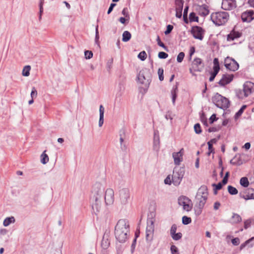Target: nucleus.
I'll return each mask as SVG.
<instances>
[{"instance_id": "f257e3e1", "label": "nucleus", "mask_w": 254, "mask_h": 254, "mask_svg": "<svg viewBox=\"0 0 254 254\" xmlns=\"http://www.w3.org/2000/svg\"><path fill=\"white\" fill-rule=\"evenodd\" d=\"M104 186L100 183H96L93 187L91 202L92 210L97 215L102 209V200L105 193Z\"/></svg>"}, {"instance_id": "f03ea898", "label": "nucleus", "mask_w": 254, "mask_h": 254, "mask_svg": "<svg viewBox=\"0 0 254 254\" xmlns=\"http://www.w3.org/2000/svg\"><path fill=\"white\" fill-rule=\"evenodd\" d=\"M129 233V225L126 219L119 220L115 228V236L120 243H124L128 239Z\"/></svg>"}, {"instance_id": "7ed1b4c3", "label": "nucleus", "mask_w": 254, "mask_h": 254, "mask_svg": "<svg viewBox=\"0 0 254 254\" xmlns=\"http://www.w3.org/2000/svg\"><path fill=\"white\" fill-rule=\"evenodd\" d=\"M229 18V14L225 11H220L212 13L211 14L212 21L217 26L225 24Z\"/></svg>"}, {"instance_id": "20e7f679", "label": "nucleus", "mask_w": 254, "mask_h": 254, "mask_svg": "<svg viewBox=\"0 0 254 254\" xmlns=\"http://www.w3.org/2000/svg\"><path fill=\"white\" fill-rule=\"evenodd\" d=\"M138 82L145 87H148L151 80V74L149 70L144 68L142 69L137 75Z\"/></svg>"}, {"instance_id": "39448f33", "label": "nucleus", "mask_w": 254, "mask_h": 254, "mask_svg": "<svg viewBox=\"0 0 254 254\" xmlns=\"http://www.w3.org/2000/svg\"><path fill=\"white\" fill-rule=\"evenodd\" d=\"M208 192L206 187L201 186L197 191L196 195V199L198 203V207L202 208L205 203L207 198Z\"/></svg>"}, {"instance_id": "423d86ee", "label": "nucleus", "mask_w": 254, "mask_h": 254, "mask_svg": "<svg viewBox=\"0 0 254 254\" xmlns=\"http://www.w3.org/2000/svg\"><path fill=\"white\" fill-rule=\"evenodd\" d=\"M212 101L217 107L221 109H227L229 106L228 99L218 93H216L213 96Z\"/></svg>"}, {"instance_id": "0eeeda50", "label": "nucleus", "mask_w": 254, "mask_h": 254, "mask_svg": "<svg viewBox=\"0 0 254 254\" xmlns=\"http://www.w3.org/2000/svg\"><path fill=\"white\" fill-rule=\"evenodd\" d=\"M185 174V169L183 167H176L173 170L172 183L175 186H178L181 183Z\"/></svg>"}, {"instance_id": "6e6552de", "label": "nucleus", "mask_w": 254, "mask_h": 254, "mask_svg": "<svg viewBox=\"0 0 254 254\" xmlns=\"http://www.w3.org/2000/svg\"><path fill=\"white\" fill-rule=\"evenodd\" d=\"M178 204L180 206H182L184 210L190 211L192 208V203L191 200L186 196H181L178 199Z\"/></svg>"}, {"instance_id": "1a4fd4ad", "label": "nucleus", "mask_w": 254, "mask_h": 254, "mask_svg": "<svg viewBox=\"0 0 254 254\" xmlns=\"http://www.w3.org/2000/svg\"><path fill=\"white\" fill-rule=\"evenodd\" d=\"M204 67L202 61L199 58H195L191 62V66L189 69L190 73L193 74V72H200Z\"/></svg>"}, {"instance_id": "9d476101", "label": "nucleus", "mask_w": 254, "mask_h": 254, "mask_svg": "<svg viewBox=\"0 0 254 254\" xmlns=\"http://www.w3.org/2000/svg\"><path fill=\"white\" fill-rule=\"evenodd\" d=\"M119 201L122 205H126L130 198L129 190L127 188L120 189L118 192Z\"/></svg>"}, {"instance_id": "9b49d317", "label": "nucleus", "mask_w": 254, "mask_h": 254, "mask_svg": "<svg viewBox=\"0 0 254 254\" xmlns=\"http://www.w3.org/2000/svg\"><path fill=\"white\" fill-rule=\"evenodd\" d=\"M224 65L227 69L235 71L238 69L239 65L233 59L227 57L224 60Z\"/></svg>"}, {"instance_id": "f8f14e48", "label": "nucleus", "mask_w": 254, "mask_h": 254, "mask_svg": "<svg viewBox=\"0 0 254 254\" xmlns=\"http://www.w3.org/2000/svg\"><path fill=\"white\" fill-rule=\"evenodd\" d=\"M154 231V221L152 219H148L147 222L146 229V240L147 241H151L153 239Z\"/></svg>"}, {"instance_id": "ddd939ff", "label": "nucleus", "mask_w": 254, "mask_h": 254, "mask_svg": "<svg viewBox=\"0 0 254 254\" xmlns=\"http://www.w3.org/2000/svg\"><path fill=\"white\" fill-rule=\"evenodd\" d=\"M105 203L106 206L112 205L114 202V191L113 189H107L104 193Z\"/></svg>"}, {"instance_id": "4468645a", "label": "nucleus", "mask_w": 254, "mask_h": 254, "mask_svg": "<svg viewBox=\"0 0 254 254\" xmlns=\"http://www.w3.org/2000/svg\"><path fill=\"white\" fill-rule=\"evenodd\" d=\"M237 6L235 0H222V8L226 10H230Z\"/></svg>"}, {"instance_id": "2eb2a0df", "label": "nucleus", "mask_w": 254, "mask_h": 254, "mask_svg": "<svg viewBox=\"0 0 254 254\" xmlns=\"http://www.w3.org/2000/svg\"><path fill=\"white\" fill-rule=\"evenodd\" d=\"M219 70L220 66L218 60L217 58H215L213 60V71L210 73L211 75L209 79V81L211 82L214 80Z\"/></svg>"}, {"instance_id": "dca6fc26", "label": "nucleus", "mask_w": 254, "mask_h": 254, "mask_svg": "<svg viewBox=\"0 0 254 254\" xmlns=\"http://www.w3.org/2000/svg\"><path fill=\"white\" fill-rule=\"evenodd\" d=\"M184 150L182 148L179 152H174L172 154V157L174 159V164L176 165H179L183 160V154Z\"/></svg>"}, {"instance_id": "f3484780", "label": "nucleus", "mask_w": 254, "mask_h": 254, "mask_svg": "<svg viewBox=\"0 0 254 254\" xmlns=\"http://www.w3.org/2000/svg\"><path fill=\"white\" fill-rule=\"evenodd\" d=\"M191 33L195 39L202 40L203 38V30L200 27H193L191 29Z\"/></svg>"}, {"instance_id": "a211bd4d", "label": "nucleus", "mask_w": 254, "mask_h": 254, "mask_svg": "<svg viewBox=\"0 0 254 254\" xmlns=\"http://www.w3.org/2000/svg\"><path fill=\"white\" fill-rule=\"evenodd\" d=\"M240 196L245 200L254 199V190L248 189L240 193Z\"/></svg>"}, {"instance_id": "6ab92c4d", "label": "nucleus", "mask_w": 254, "mask_h": 254, "mask_svg": "<svg viewBox=\"0 0 254 254\" xmlns=\"http://www.w3.org/2000/svg\"><path fill=\"white\" fill-rule=\"evenodd\" d=\"M243 92L245 97L250 95L254 92V83L248 81L244 84Z\"/></svg>"}, {"instance_id": "aec40b11", "label": "nucleus", "mask_w": 254, "mask_h": 254, "mask_svg": "<svg viewBox=\"0 0 254 254\" xmlns=\"http://www.w3.org/2000/svg\"><path fill=\"white\" fill-rule=\"evenodd\" d=\"M233 74H224L222 75L218 84L221 86H224L230 83L233 80Z\"/></svg>"}, {"instance_id": "412c9836", "label": "nucleus", "mask_w": 254, "mask_h": 254, "mask_svg": "<svg viewBox=\"0 0 254 254\" xmlns=\"http://www.w3.org/2000/svg\"><path fill=\"white\" fill-rule=\"evenodd\" d=\"M254 12L252 10H248L242 13L241 18L243 22H249L251 21L253 18Z\"/></svg>"}, {"instance_id": "4be33fe9", "label": "nucleus", "mask_w": 254, "mask_h": 254, "mask_svg": "<svg viewBox=\"0 0 254 254\" xmlns=\"http://www.w3.org/2000/svg\"><path fill=\"white\" fill-rule=\"evenodd\" d=\"M160 149V138L158 132H154L153 139V149L158 152Z\"/></svg>"}, {"instance_id": "5701e85b", "label": "nucleus", "mask_w": 254, "mask_h": 254, "mask_svg": "<svg viewBox=\"0 0 254 254\" xmlns=\"http://www.w3.org/2000/svg\"><path fill=\"white\" fill-rule=\"evenodd\" d=\"M241 36V33L239 32L232 31L227 36V40L228 41H233L234 40L239 38Z\"/></svg>"}, {"instance_id": "b1692460", "label": "nucleus", "mask_w": 254, "mask_h": 254, "mask_svg": "<svg viewBox=\"0 0 254 254\" xmlns=\"http://www.w3.org/2000/svg\"><path fill=\"white\" fill-rule=\"evenodd\" d=\"M242 220V217L239 214L236 213H233L230 221L232 224H235L240 223Z\"/></svg>"}, {"instance_id": "393cba45", "label": "nucleus", "mask_w": 254, "mask_h": 254, "mask_svg": "<svg viewBox=\"0 0 254 254\" xmlns=\"http://www.w3.org/2000/svg\"><path fill=\"white\" fill-rule=\"evenodd\" d=\"M104 107L102 105L99 107V127H101L104 124Z\"/></svg>"}, {"instance_id": "a878e982", "label": "nucleus", "mask_w": 254, "mask_h": 254, "mask_svg": "<svg viewBox=\"0 0 254 254\" xmlns=\"http://www.w3.org/2000/svg\"><path fill=\"white\" fill-rule=\"evenodd\" d=\"M110 245V243L108 235H104L101 242V247L104 250H106L109 248Z\"/></svg>"}, {"instance_id": "bb28decb", "label": "nucleus", "mask_w": 254, "mask_h": 254, "mask_svg": "<svg viewBox=\"0 0 254 254\" xmlns=\"http://www.w3.org/2000/svg\"><path fill=\"white\" fill-rule=\"evenodd\" d=\"M254 240V237H252L249 240L245 241L244 243L242 244L240 247V249L241 250H243L246 246H248L249 248H252L254 244L252 243V241Z\"/></svg>"}, {"instance_id": "cd10ccee", "label": "nucleus", "mask_w": 254, "mask_h": 254, "mask_svg": "<svg viewBox=\"0 0 254 254\" xmlns=\"http://www.w3.org/2000/svg\"><path fill=\"white\" fill-rule=\"evenodd\" d=\"M131 37V35L128 31H125L123 33L122 41L125 42L128 41Z\"/></svg>"}, {"instance_id": "c85d7f7f", "label": "nucleus", "mask_w": 254, "mask_h": 254, "mask_svg": "<svg viewBox=\"0 0 254 254\" xmlns=\"http://www.w3.org/2000/svg\"><path fill=\"white\" fill-rule=\"evenodd\" d=\"M15 221V219L13 217H7L6 218L3 222V225L5 226H8L11 223H14Z\"/></svg>"}, {"instance_id": "c756f323", "label": "nucleus", "mask_w": 254, "mask_h": 254, "mask_svg": "<svg viewBox=\"0 0 254 254\" xmlns=\"http://www.w3.org/2000/svg\"><path fill=\"white\" fill-rule=\"evenodd\" d=\"M49 161V157L46 154V150L41 155V162L43 164H46Z\"/></svg>"}, {"instance_id": "7c9ffc66", "label": "nucleus", "mask_w": 254, "mask_h": 254, "mask_svg": "<svg viewBox=\"0 0 254 254\" xmlns=\"http://www.w3.org/2000/svg\"><path fill=\"white\" fill-rule=\"evenodd\" d=\"M178 90L177 86H176L175 87L173 88L171 91V95H172V102L174 105L175 104V101L177 98V92Z\"/></svg>"}, {"instance_id": "2f4dec72", "label": "nucleus", "mask_w": 254, "mask_h": 254, "mask_svg": "<svg viewBox=\"0 0 254 254\" xmlns=\"http://www.w3.org/2000/svg\"><path fill=\"white\" fill-rule=\"evenodd\" d=\"M240 185L245 187H248L249 185V182L248 181V179L247 177H242L240 181Z\"/></svg>"}, {"instance_id": "473e14b6", "label": "nucleus", "mask_w": 254, "mask_h": 254, "mask_svg": "<svg viewBox=\"0 0 254 254\" xmlns=\"http://www.w3.org/2000/svg\"><path fill=\"white\" fill-rule=\"evenodd\" d=\"M184 3V0H175L176 9L183 10Z\"/></svg>"}, {"instance_id": "72a5a7b5", "label": "nucleus", "mask_w": 254, "mask_h": 254, "mask_svg": "<svg viewBox=\"0 0 254 254\" xmlns=\"http://www.w3.org/2000/svg\"><path fill=\"white\" fill-rule=\"evenodd\" d=\"M31 67L30 65H26L22 70V75L24 76H28L30 74Z\"/></svg>"}, {"instance_id": "f704fd0d", "label": "nucleus", "mask_w": 254, "mask_h": 254, "mask_svg": "<svg viewBox=\"0 0 254 254\" xmlns=\"http://www.w3.org/2000/svg\"><path fill=\"white\" fill-rule=\"evenodd\" d=\"M199 12L201 15L205 16L208 14L209 10L204 5H202L199 7Z\"/></svg>"}, {"instance_id": "c9c22d12", "label": "nucleus", "mask_w": 254, "mask_h": 254, "mask_svg": "<svg viewBox=\"0 0 254 254\" xmlns=\"http://www.w3.org/2000/svg\"><path fill=\"white\" fill-rule=\"evenodd\" d=\"M228 191L232 195L237 194L238 192V190L235 187L231 186H228Z\"/></svg>"}, {"instance_id": "e433bc0d", "label": "nucleus", "mask_w": 254, "mask_h": 254, "mask_svg": "<svg viewBox=\"0 0 254 254\" xmlns=\"http://www.w3.org/2000/svg\"><path fill=\"white\" fill-rule=\"evenodd\" d=\"M138 58L142 61H144L147 58V54L145 51H142L138 55Z\"/></svg>"}, {"instance_id": "4c0bfd02", "label": "nucleus", "mask_w": 254, "mask_h": 254, "mask_svg": "<svg viewBox=\"0 0 254 254\" xmlns=\"http://www.w3.org/2000/svg\"><path fill=\"white\" fill-rule=\"evenodd\" d=\"M174 240L178 241L181 239L182 234L181 233H174L173 235H171Z\"/></svg>"}, {"instance_id": "58836bf2", "label": "nucleus", "mask_w": 254, "mask_h": 254, "mask_svg": "<svg viewBox=\"0 0 254 254\" xmlns=\"http://www.w3.org/2000/svg\"><path fill=\"white\" fill-rule=\"evenodd\" d=\"M99 32H98V25H97L96 26V29H95V43L97 44L98 46H99Z\"/></svg>"}, {"instance_id": "ea45409f", "label": "nucleus", "mask_w": 254, "mask_h": 254, "mask_svg": "<svg viewBox=\"0 0 254 254\" xmlns=\"http://www.w3.org/2000/svg\"><path fill=\"white\" fill-rule=\"evenodd\" d=\"M191 220L190 217L184 216L182 218V222L185 225H187L191 223Z\"/></svg>"}, {"instance_id": "a19ab883", "label": "nucleus", "mask_w": 254, "mask_h": 254, "mask_svg": "<svg viewBox=\"0 0 254 254\" xmlns=\"http://www.w3.org/2000/svg\"><path fill=\"white\" fill-rule=\"evenodd\" d=\"M157 42L158 45L159 46L162 47L165 50H166L167 51L168 50L167 47L166 46H165L164 44L161 42L159 36H158L157 38Z\"/></svg>"}, {"instance_id": "79ce46f5", "label": "nucleus", "mask_w": 254, "mask_h": 254, "mask_svg": "<svg viewBox=\"0 0 254 254\" xmlns=\"http://www.w3.org/2000/svg\"><path fill=\"white\" fill-rule=\"evenodd\" d=\"M185 57V53L184 52H180L177 58V61L178 63H181Z\"/></svg>"}, {"instance_id": "37998d69", "label": "nucleus", "mask_w": 254, "mask_h": 254, "mask_svg": "<svg viewBox=\"0 0 254 254\" xmlns=\"http://www.w3.org/2000/svg\"><path fill=\"white\" fill-rule=\"evenodd\" d=\"M84 56L86 59H90L93 57V53L91 51H85Z\"/></svg>"}, {"instance_id": "c03bdc74", "label": "nucleus", "mask_w": 254, "mask_h": 254, "mask_svg": "<svg viewBox=\"0 0 254 254\" xmlns=\"http://www.w3.org/2000/svg\"><path fill=\"white\" fill-rule=\"evenodd\" d=\"M194 129L195 132L197 134H199L201 132L200 126L199 124H196L194 126Z\"/></svg>"}, {"instance_id": "a18cd8bd", "label": "nucleus", "mask_w": 254, "mask_h": 254, "mask_svg": "<svg viewBox=\"0 0 254 254\" xmlns=\"http://www.w3.org/2000/svg\"><path fill=\"white\" fill-rule=\"evenodd\" d=\"M174 117V115L173 114L171 111H168L165 115V118L167 120H172Z\"/></svg>"}, {"instance_id": "49530a36", "label": "nucleus", "mask_w": 254, "mask_h": 254, "mask_svg": "<svg viewBox=\"0 0 254 254\" xmlns=\"http://www.w3.org/2000/svg\"><path fill=\"white\" fill-rule=\"evenodd\" d=\"M190 19L191 21H197L198 17L196 16L194 12H191L190 14Z\"/></svg>"}, {"instance_id": "de8ad7c7", "label": "nucleus", "mask_w": 254, "mask_h": 254, "mask_svg": "<svg viewBox=\"0 0 254 254\" xmlns=\"http://www.w3.org/2000/svg\"><path fill=\"white\" fill-rule=\"evenodd\" d=\"M170 249L172 254H179L178 249L176 246H171Z\"/></svg>"}, {"instance_id": "09e8293b", "label": "nucleus", "mask_w": 254, "mask_h": 254, "mask_svg": "<svg viewBox=\"0 0 254 254\" xmlns=\"http://www.w3.org/2000/svg\"><path fill=\"white\" fill-rule=\"evenodd\" d=\"M168 55L164 52H160L158 53V57L160 59H166L167 58H168Z\"/></svg>"}, {"instance_id": "8fccbe9b", "label": "nucleus", "mask_w": 254, "mask_h": 254, "mask_svg": "<svg viewBox=\"0 0 254 254\" xmlns=\"http://www.w3.org/2000/svg\"><path fill=\"white\" fill-rule=\"evenodd\" d=\"M158 74L159 75V78L160 81H162L164 79L163 77V69L162 68H159L158 70Z\"/></svg>"}, {"instance_id": "3c124183", "label": "nucleus", "mask_w": 254, "mask_h": 254, "mask_svg": "<svg viewBox=\"0 0 254 254\" xmlns=\"http://www.w3.org/2000/svg\"><path fill=\"white\" fill-rule=\"evenodd\" d=\"M188 9H189V7L186 6L184 10L183 17H184L185 21H186V22H187V20Z\"/></svg>"}, {"instance_id": "603ef678", "label": "nucleus", "mask_w": 254, "mask_h": 254, "mask_svg": "<svg viewBox=\"0 0 254 254\" xmlns=\"http://www.w3.org/2000/svg\"><path fill=\"white\" fill-rule=\"evenodd\" d=\"M37 92L36 89L33 87L32 89V91L31 93V98L34 99L35 98L37 97Z\"/></svg>"}, {"instance_id": "864d4df0", "label": "nucleus", "mask_w": 254, "mask_h": 254, "mask_svg": "<svg viewBox=\"0 0 254 254\" xmlns=\"http://www.w3.org/2000/svg\"><path fill=\"white\" fill-rule=\"evenodd\" d=\"M247 106L246 105H243L241 109L239 110V111L236 113V115L237 116H239L242 115L243 112H244V110L246 108Z\"/></svg>"}, {"instance_id": "5fc2aeb1", "label": "nucleus", "mask_w": 254, "mask_h": 254, "mask_svg": "<svg viewBox=\"0 0 254 254\" xmlns=\"http://www.w3.org/2000/svg\"><path fill=\"white\" fill-rule=\"evenodd\" d=\"M232 243L234 246H238L240 244V239L238 238H235L232 240Z\"/></svg>"}, {"instance_id": "6e6d98bb", "label": "nucleus", "mask_w": 254, "mask_h": 254, "mask_svg": "<svg viewBox=\"0 0 254 254\" xmlns=\"http://www.w3.org/2000/svg\"><path fill=\"white\" fill-rule=\"evenodd\" d=\"M173 28V26L171 25H168L167 26V29L165 31V35H167L168 34H169L171 31L172 30Z\"/></svg>"}, {"instance_id": "4d7b16f0", "label": "nucleus", "mask_w": 254, "mask_h": 254, "mask_svg": "<svg viewBox=\"0 0 254 254\" xmlns=\"http://www.w3.org/2000/svg\"><path fill=\"white\" fill-rule=\"evenodd\" d=\"M177 231V226L175 224H173L170 230V235H173V234L176 233Z\"/></svg>"}, {"instance_id": "13d9d810", "label": "nucleus", "mask_w": 254, "mask_h": 254, "mask_svg": "<svg viewBox=\"0 0 254 254\" xmlns=\"http://www.w3.org/2000/svg\"><path fill=\"white\" fill-rule=\"evenodd\" d=\"M43 0H41L39 7H40V16L39 19H40L41 18V15L43 11Z\"/></svg>"}, {"instance_id": "bf43d9fd", "label": "nucleus", "mask_w": 254, "mask_h": 254, "mask_svg": "<svg viewBox=\"0 0 254 254\" xmlns=\"http://www.w3.org/2000/svg\"><path fill=\"white\" fill-rule=\"evenodd\" d=\"M251 221L249 219L246 220L244 222V228L247 229L249 227L251 226Z\"/></svg>"}, {"instance_id": "052dcab7", "label": "nucleus", "mask_w": 254, "mask_h": 254, "mask_svg": "<svg viewBox=\"0 0 254 254\" xmlns=\"http://www.w3.org/2000/svg\"><path fill=\"white\" fill-rule=\"evenodd\" d=\"M182 10L181 9H176V16L177 18H180L182 17Z\"/></svg>"}, {"instance_id": "680f3d73", "label": "nucleus", "mask_w": 254, "mask_h": 254, "mask_svg": "<svg viewBox=\"0 0 254 254\" xmlns=\"http://www.w3.org/2000/svg\"><path fill=\"white\" fill-rule=\"evenodd\" d=\"M122 13L126 17L129 18V15L127 8H124L122 10Z\"/></svg>"}, {"instance_id": "e2e57ef3", "label": "nucleus", "mask_w": 254, "mask_h": 254, "mask_svg": "<svg viewBox=\"0 0 254 254\" xmlns=\"http://www.w3.org/2000/svg\"><path fill=\"white\" fill-rule=\"evenodd\" d=\"M208 145V155H210V153L214 152V149L213 148L212 145L210 143H207Z\"/></svg>"}, {"instance_id": "0e129e2a", "label": "nucleus", "mask_w": 254, "mask_h": 254, "mask_svg": "<svg viewBox=\"0 0 254 254\" xmlns=\"http://www.w3.org/2000/svg\"><path fill=\"white\" fill-rule=\"evenodd\" d=\"M195 52V49H194V48L192 47L190 48V58H189V60H191V57L192 56V55L194 54V53Z\"/></svg>"}, {"instance_id": "69168bd1", "label": "nucleus", "mask_w": 254, "mask_h": 254, "mask_svg": "<svg viewBox=\"0 0 254 254\" xmlns=\"http://www.w3.org/2000/svg\"><path fill=\"white\" fill-rule=\"evenodd\" d=\"M128 20H129V18H125V17H120V18H119V21H120L121 23H122V24H125V23H126V22L127 21H128Z\"/></svg>"}, {"instance_id": "338daca9", "label": "nucleus", "mask_w": 254, "mask_h": 254, "mask_svg": "<svg viewBox=\"0 0 254 254\" xmlns=\"http://www.w3.org/2000/svg\"><path fill=\"white\" fill-rule=\"evenodd\" d=\"M115 5H116V4H115V3H111V4H110V7H109V9H108V12H107V13H108V14H110V13L111 12V11L113 10V8H114V7Z\"/></svg>"}, {"instance_id": "774afa93", "label": "nucleus", "mask_w": 254, "mask_h": 254, "mask_svg": "<svg viewBox=\"0 0 254 254\" xmlns=\"http://www.w3.org/2000/svg\"><path fill=\"white\" fill-rule=\"evenodd\" d=\"M52 254H62V251L61 248L54 250L52 252Z\"/></svg>"}]
</instances>
